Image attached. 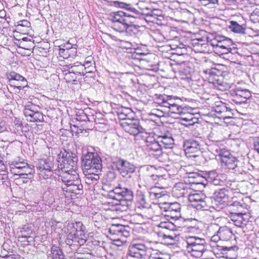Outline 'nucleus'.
<instances>
[{
    "instance_id": "nucleus-1",
    "label": "nucleus",
    "mask_w": 259,
    "mask_h": 259,
    "mask_svg": "<svg viewBox=\"0 0 259 259\" xmlns=\"http://www.w3.org/2000/svg\"><path fill=\"white\" fill-rule=\"evenodd\" d=\"M109 198L115 202L109 201L108 203L111 207H115L114 210H125L132 203L134 199V193L132 190L119 185L108 193Z\"/></svg>"
},
{
    "instance_id": "nucleus-2",
    "label": "nucleus",
    "mask_w": 259,
    "mask_h": 259,
    "mask_svg": "<svg viewBox=\"0 0 259 259\" xmlns=\"http://www.w3.org/2000/svg\"><path fill=\"white\" fill-rule=\"evenodd\" d=\"M214 151L224 166L232 172H240L238 163L239 161L232 155L230 151L225 148H221L218 146H214Z\"/></svg>"
},
{
    "instance_id": "nucleus-3",
    "label": "nucleus",
    "mask_w": 259,
    "mask_h": 259,
    "mask_svg": "<svg viewBox=\"0 0 259 259\" xmlns=\"http://www.w3.org/2000/svg\"><path fill=\"white\" fill-rule=\"evenodd\" d=\"M83 174L101 172L102 164L101 159L97 154L88 152L82 157Z\"/></svg>"
},
{
    "instance_id": "nucleus-4",
    "label": "nucleus",
    "mask_w": 259,
    "mask_h": 259,
    "mask_svg": "<svg viewBox=\"0 0 259 259\" xmlns=\"http://www.w3.org/2000/svg\"><path fill=\"white\" fill-rule=\"evenodd\" d=\"M186 248L192 256L200 257L206 250L205 240L196 236H190L186 240Z\"/></svg>"
},
{
    "instance_id": "nucleus-5",
    "label": "nucleus",
    "mask_w": 259,
    "mask_h": 259,
    "mask_svg": "<svg viewBox=\"0 0 259 259\" xmlns=\"http://www.w3.org/2000/svg\"><path fill=\"white\" fill-rule=\"evenodd\" d=\"M78 157L71 152L61 151L58 155L59 169L67 170L77 169Z\"/></svg>"
},
{
    "instance_id": "nucleus-6",
    "label": "nucleus",
    "mask_w": 259,
    "mask_h": 259,
    "mask_svg": "<svg viewBox=\"0 0 259 259\" xmlns=\"http://www.w3.org/2000/svg\"><path fill=\"white\" fill-rule=\"evenodd\" d=\"M131 18H133L131 15L121 11L111 13L109 17L112 22L111 27L120 33L124 32V29L128 24L132 23Z\"/></svg>"
},
{
    "instance_id": "nucleus-7",
    "label": "nucleus",
    "mask_w": 259,
    "mask_h": 259,
    "mask_svg": "<svg viewBox=\"0 0 259 259\" xmlns=\"http://www.w3.org/2000/svg\"><path fill=\"white\" fill-rule=\"evenodd\" d=\"M208 81L220 91H225L230 88V84L224 80L221 71L212 68L204 71Z\"/></svg>"
},
{
    "instance_id": "nucleus-8",
    "label": "nucleus",
    "mask_w": 259,
    "mask_h": 259,
    "mask_svg": "<svg viewBox=\"0 0 259 259\" xmlns=\"http://www.w3.org/2000/svg\"><path fill=\"white\" fill-rule=\"evenodd\" d=\"M232 101L237 104H245L250 98L251 97L250 92L240 86L239 83L234 85L230 91Z\"/></svg>"
},
{
    "instance_id": "nucleus-9",
    "label": "nucleus",
    "mask_w": 259,
    "mask_h": 259,
    "mask_svg": "<svg viewBox=\"0 0 259 259\" xmlns=\"http://www.w3.org/2000/svg\"><path fill=\"white\" fill-rule=\"evenodd\" d=\"M188 199L191 206L197 210H206L209 207L210 198L202 193L189 194Z\"/></svg>"
},
{
    "instance_id": "nucleus-10",
    "label": "nucleus",
    "mask_w": 259,
    "mask_h": 259,
    "mask_svg": "<svg viewBox=\"0 0 259 259\" xmlns=\"http://www.w3.org/2000/svg\"><path fill=\"white\" fill-rule=\"evenodd\" d=\"M147 247L142 243L129 246L126 259H144L147 254Z\"/></svg>"
},
{
    "instance_id": "nucleus-11",
    "label": "nucleus",
    "mask_w": 259,
    "mask_h": 259,
    "mask_svg": "<svg viewBox=\"0 0 259 259\" xmlns=\"http://www.w3.org/2000/svg\"><path fill=\"white\" fill-rule=\"evenodd\" d=\"M54 163L50 158L41 159L36 167L40 177L45 179H48L53 175Z\"/></svg>"
},
{
    "instance_id": "nucleus-12",
    "label": "nucleus",
    "mask_w": 259,
    "mask_h": 259,
    "mask_svg": "<svg viewBox=\"0 0 259 259\" xmlns=\"http://www.w3.org/2000/svg\"><path fill=\"white\" fill-rule=\"evenodd\" d=\"M121 125L125 132L133 136L142 133L144 130L138 119H126L121 123Z\"/></svg>"
},
{
    "instance_id": "nucleus-13",
    "label": "nucleus",
    "mask_w": 259,
    "mask_h": 259,
    "mask_svg": "<svg viewBox=\"0 0 259 259\" xmlns=\"http://www.w3.org/2000/svg\"><path fill=\"white\" fill-rule=\"evenodd\" d=\"M229 218L234 224L238 227L244 228L249 225L250 214L246 211L230 212Z\"/></svg>"
},
{
    "instance_id": "nucleus-14",
    "label": "nucleus",
    "mask_w": 259,
    "mask_h": 259,
    "mask_svg": "<svg viewBox=\"0 0 259 259\" xmlns=\"http://www.w3.org/2000/svg\"><path fill=\"white\" fill-rule=\"evenodd\" d=\"M108 2V5L110 6L125 9L127 12L125 13L133 17V18H131V21L132 23L134 22L135 19L140 16L141 14L139 10L134 7H132L130 4L118 1H110Z\"/></svg>"
},
{
    "instance_id": "nucleus-15",
    "label": "nucleus",
    "mask_w": 259,
    "mask_h": 259,
    "mask_svg": "<svg viewBox=\"0 0 259 259\" xmlns=\"http://www.w3.org/2000/svg\"><path fill=\"white\" fill-rule=\"evenodd\" d=\"M145 143L147 150L151 154L155 156L156 158L162 155V146L160 144L158 138L156 140L151 137H146Z\"/></svg>"
},
{
    "instance_id": "nucleus-16",
    "label": "nucleus",
    "mask_w": 259,
    "mask_h": 259,
    "mask_svg": "<svg viewBox=\"0 0 259 259\" xmlns=\"http://www.w3.org/2000/svg\"><path fill=\"white\" fill-rule=\"evenodd\" d=\"M238 247L236 245L228 247L217 244L214 251L216 253H219L218 251H220L223 256L227 259H236L238 256Z\"/></svg>"
},
{
    "instance_id": "nucleus-17",
    "label": "nucleus",
    "mask_w": 259,
    "mask_h": 259,
    "mask_svg": "<svg viewBox=\"0 0 259 259\" xmlns=\"http://www.w3.org/2000/svg\"><path fill=\"white\" fill-rule=\"evenodd\" d=\"M117 167L120 174L123 177L130 178L131 175L136 169L135 165L128 161L119 159L117 161Z\"/></svg>"
},
{
    "instance_id": "nucleus-18",
    "label": "nucleus",
    "mask_w": 259,
    "mask_h": 259,
    "mask_svg": "<svg viewBox=\"0 0 259 259\" xmlns=\"http://www.w3.org/2000/svg\"><path fill=\"white\" fill-rule=\"evenodd\" d=\"M60 170L61 172L59 175L58 181L64 183V186H65L67 184H69L79 179V175L76 171L77 169H70V171L64 170L63 169Z\"/></svg>"
},
{
    "instance_id": "nucleus-19",
    "label": "nucleus",
    "mask_w": 259,
    "mask_h": 259,
    "mask_svg": "<svg viewBox=\"0 0 259 259\" xmlns=\"http://www.w3.org/2000/svg\"><path fill=\"white\" fill-rule=\"evenodd\" d=\"M87 74L85 65L76 62L69 67L68 72L65 74L64 78L65 79H69L72 75L80 76L81 75H86Z\"/></svg>"
},
{
    "instance_id": "nucleus-20",
    "label": "nucleus",
    "mask_w": 259,
    "mask_h": 259,
    "mask_svg": "<svg viewBox=\"0 0 259 259\" xmlns=\"http://www.w3.org/2000/svg\"><path fill=\"white\" fill-rule=\"evenodd\" d=\"M181 204L178 202L171 203L166 207L165 216L177 220L181 217Z\"/></svg>"
},
{
    "instance_id": "nucleus-21",
    "label": "nucleus",
    "mask_w": 259,
    "mask_h": 259,
    "mask_svg": "<svg viewBox=\"0 0 259 259\" xmlns=\"http://www.w3.org/2000/svg\"><path fill=\"white\" fill-rule=\"evenodd\" d=\"M218 233L219 234L222 242H228L235 240V236L232 230L226 226L220 227L218 230Z\"/></svg>"
},
{
    "instance_id": "nucleus-22",
    "label": "nucleus",
    "mask_w": 259,
    "mask_h": 259,
    "mask_svg": "<svg viewBox=\"0 0 259 259\" xmlns=\"http://www.w3.org/2000/svg\"><path fill=\"white\" fill-rule=\"evenodd\" d=\"M150 200L146 192H139L136 195V207L139 209L150 207Z\"/></svg>"
},
{
    "instance_id": "nucleus-23",
    "label": "nucleus",
    "mask_w": 259,
    "mask_h": 259,
    "mask_svg": "<svg viewBox=\"0 0 259 259\" xmlns=\"http://www.w3.org/2000/svg\"><path fill=\"white\" fill-rule=\"evenodd\" d=\"M82 188L83 186L80 179L72 182L69 184H67L65 186L62 187L63 192H68L75 194H81Z\"/></svg>"
},
{
    "instance_id": "nucleus-24",
    "label": "nucleus",
    "mask_w": 259,
    "mask_h": 259,
    "mask_svg": "<svg viewBox=\"0 0 259 259\" xmlns=\"http://www.w3.org/2000/svg\"><path fill=\"white\" fill-rule=\"evenodd\" d=\"M158 227L162 229V230L158 233V235L160 236H162L163 239L169 238L171 240H174V237L170 235L166 234L165 231H175L176 230V225L169 221L167 222H161L158 225Z\"/></svg>"
},
{
    "instance_id": "nucleus-25",
    "label": "nucleus",
    "mask_w": 259,
    "mask_h": 259,
    "mask_svg": "<svg viewBox=\"0 0 259 259\" xmlns=\"http://www.w3.org/2000/svg\"><path fill=\"white\" fill-rule=\"evenodd\" d=\"M183 147L186 153H193L200 150L201 145L195 140L189 139L185 141Z\"/></svg>"
},
{
    "instance_id": "nucleus-26",
    "label": "nucleus",
    "mask_w": 259,
    "mask_h": 259,
    "mask_svg": "<svg viewBox=\"0 0 259 259\" xmlns=\"http://www.w3.org/2000/svg\"><path fill=\"white\" fill-rule=\"evenodd\" d=\"M227 191L225 189L217 190L214 193V200L215 203H218L221 208L224 207L228 200Z\"/></svg>"
},
{
    "instance_id": "nucleus-27",
    "label": "nucleus",
    "mask_w": 259,
    "mask_h": 259,
    "mask_svg": "<svg viewBox=\"0 0 259 259\" xmlns=\"http://www.w3.org/2000/svg\"><path fill=\"white\" fill-rule=\"evenodd\" d=\"M162 148L165 149L171 148L174 144V139L172 135L169 132L163 133L157 137Z\"/></svg>"
},
{
    "instance_id": "nucleus-28",
    "label": "nucleus",
    "mask_w": 259,
    "mask_h": 259,
    "mask_svg": "<svg viewBox=\"0 0 259 259\" xmlns=\"http://www.w3.org/2000/svg\"><path fill=\"white\" fill-rule=\"evenodd\" d=\"M213 47L227 48L233 45L232 40L224 36H217L211 42Z\"/></svg>"
},
{
    "instance_id": "nucleus-29",
    "label": "nucleus",
    "mask_w": 259,
    "mask_h": 259,
    "mask_svg": "<svg viewBox=\"0 0 259 259\" xmlns=\"http://www.w3.org/2000/svg\"><path fill=\"white\" fill-rule=\"evenodd\" d=\"M246 27V24L243 21L237 22L236 21L231 20L229 22V28L231 31L234 33L245 34Z\"/></svg>"
},
{
    "instance_id": "nucleus-30",
    "label": "nucleus",
    "mask_w": 259,
    "mask_h": 259,
    "mask_svg": "<svg viewBox=\"0 0 259 259\" xmlns=\"http://www.w3.org/2000/svg\"><path fill=\"white\" fill-rule=\"evenodd\" d=\"M17 234L19 240L30 238V235L33 232L32 226L31 224H26L20 227L18 229Z\"/></svg>"
},
{
    "instance_id": "nucleus-31",
    "label": "nucleus",
    "mask_w": 259,
    "mask_h": 259,
    "mask_svg": "<svg viewBox=\"0 0 259 259\" xmlns=\"http://www.w3.org/2000/svg\"><path fill=\"white\" fill-rule=\"evenodd\" d=\"M156 171V168L152 165H144L141 167L140 177L142 179L150 180L154 172Z\"/></svg>"
},
{
    "instance_id": "nucleus-32",
    "label": "nucleus",
    "mask_w": 259,
    "mask_h": 259,
    "mask_svg": "<svg viewBox=\"0 0 259 259\" xmlns=\"http://www.w3.org/2000/svg\"><path fill=\"white\" fill-rule=\"evenodd\" d=\"M229 209L230 212H240L247 210L246 205L242 200L233 201L229 205Z\"/></svg>"
},
{
    "instance_id": "nucleus-33",
    "label": "nucleus",
    "mask_w": 259,
    "mask_h": 259,
    "mask_svg": "<svg viewBox=\"0 0 259 259\" xmlns=\"http://www.w3.org/2000/svg\"><path fill=\"white\" fill-rule=\"evenodd\" d=\"M48 256L52 259H63L64 255L60 247L56 245H53L48 253Z\"/></svg>"
},
{
    "instance_id": "nucleus-34",
    "label": "nucleus",
    "mask_w": 259,
    "mask_h": 259,
    "mask_svg": "<svg viewBox=\"0 0 259 259\" xmlns=\"http://www.w3.org/2000/svg\"><path fill=\"white\" fill-rule=\"evenodd\" d=\"M213 51L219 56L227 55L229 54H234L237 51L235 48L227 47H213Z\"/></svg>"
},
{
    "instance_id": "nucleus-35",
    "label": "nucleus",
    "mask_w": 259,
    "mask_h": 259,
    "mask_svg": "<svg viewBox=\"0 0 259 259\" xmlns=\"http://www.w3.org/2000/svg\"><path fill=\"white\" fill-rule=\"evenodd\" d=\"M159 190L154 188L147 192L149 200L150 201L158 200L162 197L164 196L165 194L163 192H158Z\"/></svg>"
},
{
    "instance_id": "nucleus-36",
    "label": "nucleus",
    "mask_w": 259,
    "mask_h": 259,
    "mask_svg": "<svg viewBox=\"0 0 259 259\" xmlns=\"http://www.w3.org/2000/svg\"><path fill=\"white\" fill-rule=\"evenodd\" d=\"M129 23L124 29V32L130 36L137 35L140 33V26Z\"/></svg>"
},
{
    "instance_id": "nucleus-37",
    "label": "nucleus",
    "mask_w": 259,
    "mask_h": 259,
    "mask_svg": "<svg viewBox=\"0 0 259 259\" xmlns=\"http://www.w3.org/2000/svg\"><path fill=\"white\" fill-rule=\"evenodd\" d=\"M99 172H90V174H84L85 176V182L88 184H96L99 180Z\"/></svg>"
},
{
    "instance_id": "nucleus-38",
    "label": "nucleus",
    "mask_w": 259,
    "mask_h": 259,
    "mask_svg": "<svg viewBox=\"0 0 259 259\" xmlns=\"http://www.w3.org/2000/svg\"><path fill=\"white\" fill-rule=\"evenodd\" d=\"M21 80V81L18 80L12 82L10 81L9 84L12 87L18 89L19 90H22L27 86V81L25 78H23V80Z\"/></svg>"
},
{
    "instance_id": "nucleus-39",
    "label": "nucleus",
    "mask_w": 259,
    "mask_h": 259,
    "mask_svg": "<svg viewBox=\"0 0 259 259\" xmlns=\"http://www.w3.org/2000/svg\"><path fill=\"white\" fill-rule=\"evenodd\" d=\"M149 259H170V257L167 254L162 253L157 250H153Z\"/></svg>"
},
{
    "instance_id": "nucleus-40",
    "label": "nucleus",
    "mask_w": 259,
    "mask_h": 259,
    "mask_svg": "<svg viewBox=\"0 0 259 259\" xmlns=\"http://www.w3.org/2000/svg\"><path fill=\"white\" fill-rule=\"evenodd\" d=\"M23 78L25 77L14 71H11L7 74V78L9 80V83H10V81L12 82L18 80L21 81V79L23 80Z\"/></svg>"
},
{
    "instance_id": "nucleus-41",
    "label": "nucleus",
    "mask_w": 259,
    "mask_h": 259,
    "mask_svg": "<svg viewBox=\"0 0 259 259\" xmlns=\"http://www.w3.org/2000/svg\"><path fill=\"white\" fill-rule=\"evenodd\" d=\"M19 171L21 172H16L15 175H19L20 176L28 175L32 174L34 172L33 169L29 166L27 163L25 164V165H23V167H21V169L19 170Z\"/></svg>"
},
{
    "instance_id": "nucleus-42",
    "label": "nucleus",
    "mask_w": 259,
    "mask_h": 259,
    "mask_svg": "<svg viewBox=\"0 0 259 259\" xmlns=\"http://www.w3.org/2000/svg\"><path fill=\"white\" fill-rule=\"evenodd\" d=\"M226 104L224 103H221V104L217 105L215 108V112L219 114H222V117L224 118L228 116L226 114Z\"/></svg>"
},
{
    "instance_id": "nucleus-43",
    "label": "nucleus",
    "mask_w": 259,
    "mask_h": 259,
    "mask_svg": "<svg viewBox=\"0 0 259 259\" xmlns=\"http://www.w3.org/2000/svg\"><path fill=\"white\" fill-rule=\"evenodd\" d=\"M68 228H72L73 230L70 232L67 235V239L66 241L67 244H71V241H73L74 239H76L75 233L77 232V229L75 228L74 225L71 224L68 226Z\"/></svg>"
},
{
    "instance_id": "nucleus-44",
    "label": "nucleus",
    "mask_w": 259,
    "mask_h": 259,
    "mask_svg": "<svg viewBox=\"0 0 259 259\" xmlns=\"http://www.w3.org/2000/svg\"><path fill=\"white\" fill-rule=\"evenodd\" d=\"M184 110V108H182L181 106H179L176 103L175 104H171L170 107H169V111L172 113L180 115L185 113Z\"/></svg>"
},
{
    "instance_id": "nucleus-45",
    "label": "nucleus",
    "mask_w": 259,
    "mask_h": 259,
    "mask_svg": "<svg viewBox=\"0 0 259 259\" xmlns=\"http://www.w3.org/2000/svg\"><path fill=\"white\" fill-rule=\"evenodd\" d=\"M125 230L124 226L120 224L113 225L110 229V232L111 233L116 234L118 233H122Z\"/></svg>"
},
{
    "instance_id": "nucleus-46",
    "label": "nucleus",
    "mask_w": 259,
    "mask_h": 259,
    "mask_svg": "<svg viewBox=\"0 0 259 259\" xmlns=\"http://www.w3.org/2000/svg\"><path fill=\"white\" fill-rule=\"evenodd\" d=\"M175 189V191H179V194L182 196H184L186 194L187 186L183 183H178L176 184Z\"/></svg>"
},
{
    "instance_id": "nucleus-47",
    "label": "nucleus",
    "mask_w": 259,
    "mask_h": 259,
    "mask_svg": "<svg viewBox=\"0 0 259 259\" xmlns=\"http://www.w3.org/2000/svg\"><path fill=\"white\" fill-rule=\"evenodd\" d=\"M27 162H17L15 161V163L13 164L14 166L11 167V171L14 174L16 175V172H20L19 170L21 169L23 165H25Z\"/></svg>"
},
{
    "instance_id": "nucleus-48",
    "label": "nucleus",
    "mask_w": 259,
    "mask_h": 259,
    "mask_svg": "<svg viewBox=\"0 0 259 259\" xmlns=\"http://www.w3.org/2000/svg\"><path fill=\"white\" fill-rule=\"evenodd\" d=\"M29 120L33 122H42L44 121V115L40 112L35 111L32 118Z\"/></svg>"
},
{
    "instance_id": "nucleus-49",
    "label": "nucleus",
    "mask_w": 259,
    "mask_h": 259,
    "mask_svg": "<svg viewBox=\"0 0 259 259\" xmlns=\"http://www.w3.org/2000/svg\"><path fill=\"white\" fill-rule=\"evenodd\" d=\"M157 173V170L156 169V171L154 172L153 176L150 179L153 180V182L155 184H159L161 183L162 181H164V178L162 175H158Z\"/></svg>"
},
{
    "instance_id": "nucleus-50",
    "label": "nucleus",
    "mask_w": 259,
    "mask_h": 259,
    "mask_svg": "<svg viewBox=\"0 0 259 259\" xmlns=\"http://www.w3.org/2000/svg\"><path fill=\"white\" fill-rule=\"evenodd\" d=\"M168 98H169V96L162 97V99H161L162 102L159 103V104L161 106L168 108L169 109V107H170L171 104L168 102Z\"/></svg>"
},
{
    "instance_id": "nucleus-51",
    "label": "nucleus",
    "mask_w": 259,
    "mask_h": 259,
    "mask_svg": "<svg viewBox=\"0 0 259 259\" xmlns=\"http://www.w3.org/2000/svg\"><path fill=\"white\" fill-rule=\"evenodd\" d=\"M69 50H65L64 49H59V55L61 57H62L64 59H68L70 56Z\"/></svg>"
},
{
    "instance_id": "nucleus-52",
    "label": "nucleus",
    "mask_w": 259,
    "mask_h": 259,
    "mask_svg": "<svg viewBox=\"0 0 259 259\" xmlns=\"http://www.w3.org/2000/svg\"><path fill=\"white\" fill-rule=\"evenodd\" d=\"M189 116L190 117H182V120L183 121L189 122V123H188V125H193L195 123V121L194 120H196V119L194 118L193 117V115L192 114H190Z\"/></svg>"
},
{
    "instance_id": "nucleus-53",
    "label": "nucleus",
    "mask_w": 259,
    "mask_h": 259,
    "mask_svg": "<svg viewBox=\"0 0 259 259\" xmlns=\"http://www.w3.org/2000/svg\"><path fill=\"white\" fill-rule=\"evenodd\" d=\"M188 178L190 179V181H192L194 179H202V177L197 172L189 173Z\"/></svg>"
},
{
    "instance_id": "nucleus-54",
    "label": "nucleus",
    "mask_w": 259,
    "mask_h": 259,
    "mask_svg": "<svg viewBox=\"0 0 259 259\" xmlns=\"http://www.w3.org/2000/svg\"><path fill=\"white\" fill-rule=\"evenodd\" d=\"M207 175L208 179V181L209 182L215 180V178L217 177V174L215 170L208 171Z\"/></svg>"
},
{
    "instance_id": "nucleus-55",
    "label": "nucleus",
    "mask_w": 259,
    "mask_h": 259,
    "mask_svg": "<svg viewBox=\"0 0 259 259\" xmlns=\"http://www.w3.org/2000/svg\"><path fill=\"white\" fill-rule=\"evenodd\" d=\"M210 240L212 242H214L217 243V244H221V242H222L221 241V238L220 237V235L219 233H217V234L214 235L211 237Z\"/></svg>"
},
{
    "instance_id": "nucleus-56",
    "label": "nucleus",
    "mask_w": 259,
    "mask_h": 259,
    "mask_svg": "<svg viewBox=\"0 0 259 259\" xmlns=\"http://www.w3.org/2000/svg\"><path fill=\"white\" fill-rule=\"evenodd\" d=\"M189 182L192 184L198 185L200 189L204 187V184L201 181V179H194L192 181H189Z\"/></svg>"
},
{
    "instance_id": "nucleus-57",
    "label": "nucleus",
    "mask_w": 259,
    "mask_h": 259,
    "mask_svg": "<svg viewBox=\"0 0 259 259\" xmlns=\"http://www.w3.org/2000/svg\"><path fill=\"white\" fill-rule=\"evenodd\" d=\"M151 116H154L158 117L163 116V112L159 110L154 109L153 111L150 114Z\"/></svg>"
},
{
    "instance_id": "nucleus-58",
    "label": "nucleus",
    "mask_w": 259,
    "mask_h": 259,
    "mask_svg": "<svg viewBox=\"0 0 259 259\" xmlns=\"http://www.w3.org/2000/svg\"><path fill=\"white\" fill-rule=\"evenodd\" d=\"M35 112L34 109H27L24 110V114L26 117H29L30 118H31Z\"/></svg>"
},
{
    "instance_id": "nucleus-59",
    "label": "nucleus",
    "mask_w": 259,
    "mask_h": 259,
    "mask_svg": "<svg viewBox=\"0 0 259 259\" xmlns=\"http://www.w3.org/2000/svg\"><path fill=\"white\" fill-rule=\"evenodd\" d=\"M121 45L126 49H131L133 47L132 43L127 41H121Z\"/></svg>"
},
{
    "instance_id": "nucleus-60",
    "label": "nucleus",
    "mask_w": 259,
    "mask_h": 259,
    "mask_svg": "<svg viewBox=\"0 0 259 259\" xmlns=\"http://www.w3.org/2000/svg\"><path fill=\"white\" fill-rule=\"evenodd\" d=\"M197 41L194 44L198 46H200L202 47L206 48L207 46V43L203 42L204 41L202 39H198Z\"/></svg>"
},
{
    "instance_id": "nucleus-61",
    "label": "nucleus",
    "mask_w": 259,
    "mask_h": 259,
    "mask_svg": "<svg viewBox=\"0 0 259 259\" xmlns=\"http://www.w3.org/2000/svg\"><path fill=\"white\" fill-rule=\"evenodd\" d=\"M74 48H73L71 44L70 43H67L66 44H65V45H62L60 48V49H64L67 50L73 49Z\"/></svg>"
},
{
    "instance_id": "nucleus-62",
    "label": "nucleus",
    "mask_w": 259,
    "mask_h": 259,
    "mask_svg": "<svg viewBox=\"0 0 259 259\" xmlns=\"http://www.w3.org/2000/svg\"><path fill=\"white\" fill-rule=\"evenodd\" d=\"M259 17V10L257 9L254 10L251 14L250 18L254 19V17Z\"/></svg>"
},
{
    "instance_id": "nucleus-63",
    "label": "nucleus",
    "mask_w": 259,
    "mask_h": 259,
    "mask_svg": "<svg viewBox=\"0 0 259 259\" xmlns=\"http://www.w3.org/2000/svg\"><path fill=\"white\" fill-rule=\"evenodd\" d=\"M35 108V105H34L32 103L28 102L27 105L25 106L24 110H29V109H34Z\"/></svg>"
},
{
    "instance_id": "nucleus-64",
    "label": "nucleus",
    "mask_w": 259,
    "mask_h": 259,
    "mask_svg": "<svg viewBox=\"0 0 259 259\" xmlns=\"http://www.w3.org/2000/svg\"><path fill=\"white\" fill-rule=\"evenodd\" d=\"M0 259H17L14 254L7 255L5 256H0Z\"/></svg>"
}]
</instances>
